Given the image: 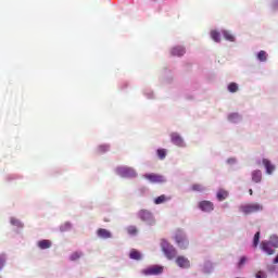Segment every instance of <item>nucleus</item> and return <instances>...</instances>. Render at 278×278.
Masks as SVG:
<instances>
[{
  "mask_svg": "<svg viewBox=\"0 0 278 278\" xmlns=\"http://www.w3.org/2000/svg\"><path fill=\"white\" fill-rule=\"evenodd\" d=\"M199 207L202 212H214V203L207 200L201 201Z\"/></svg>",
  "mask_w": 278,
  "mask_h": 278,
  "instance_id": "6e6552de",
  "label": "nucleus"
},
{
  "mask_svg": "<svg viewBox=\"0 0 278 278\" xmlns=\"http://www.w3.org/2000/svg\"><path fill=\"white\" fill-rule=\"evenodd\" d=\"M228 121H230V123H238V121H240V114L231 113L228 115Z\"/></svg>",
  "mask_w": 278,
  "mask_h": 278,
  "instance_id": "5701e85b",
  "label": "nucleus"
},
{
  "mask_svg": "<svg viewBox=\"0 0 278 278\" xmlns=\"http://www.w3.org/2000/svg\"><path fill=\"white\" fill-rule=\"evenodd\" d=\"M172 55L176 56V58H181L182 55L186 54V48L181 47V46H177L174 47L170 50Z\"/></svg>",
  "mask_w": 278,
  "mask_h": 278,
  "instance_id": "f8f14e48",
  "label": "nucleus"
},
{
  "mask_svg": "<svg viewBox=\"0 0 278 278\" xmlns=\"http://www.w3.org/2000/svg\"><path fill=\"white\" fill-rule=\"evenodd\" d=\"M165 201H166V195H160V197H157V198L154 200V203H155V205H160V204H162V203H165Z\"/></svg>",
  "mask_w": 278,
  "mask_h": 278,
  "instance_id": "c85d7f7f",
  "label": "nucleus"
},
{
  "mask_svg": "<svg viewBox=\"0 0 278 278\" xmlns=\"http://www.w3.org/2000/svg\"><path fill=\"white\" fill-rule=\"evenodd\" d=\"M256 278H266V273H264V271H258V273L256 274Z\"/></svg>",
  "mask_w": 278,
  "mask_h": 278,
  "instance_id": "f704fd0d",
  "label": "nucleus"
},
{
  "mask_svg": "<svg viewBox=\"0 0 278 278\" xmlns=\"http://www.w3.org/2000/svg\"><path fill=\"white\" fill-rule=\"evenodd\" d=\"M249 194H250L251 197H253V189H250V190H249Z\"/></svg>",
  "mask_w": 278,
  "mask_h": 278,
  "instance_id": "c9c22d12",
  "label": "nucleus"
},
{
  "mask_svg": "<svg viewBox=\"0 0 278 278\" xmlns=\"http://www.w3.org/2000/svg\"><path fill=\"white\" fill-rule=\"evenodd\" d=\"M247 264V256H242L238 263V268H241Z\"/></svg>",
  "mask_w": 278,
  "mask_h": 278,
  "instance_id": "7c9ffc66",
  "label": "nucleus"
},
{
  "mask_svg": "<svg viewBox=\"0 0 278 278\" xmlns=\"http://www.w3.org/2000/svg\"><path fill=\"white\" fill-rule=\"evenodd\" d=\"M273 247L274 249H278V237L277 236H271L270 237V240L268 241Z\"/></svg>",
  "mask_w": 278,
  "mask_h": 278,
  "instance_id": "a878e982",
  "label": "nucleus"
},
{
  "mask_svg": "<svg viewBox=\"0 0 278 278\" xmlns=\"http://www.w3.org/2000/svg\"><path fill=\"white\" fill-rule=\"evenodd\" d=\"M170 140L173 144H176V147H186V144L184 143V138H181V136H179V134L177 132L170 134Z\"/></svg>",
  "mask_w": 278,
  "mask_h": 278,
  "instance_id": "1a4fd4ad",
  "label": "nucleus"
},
{
  "mask_svg": "<svg viewBox=\"0 0 278 278\" xmlns=\"http://www.w3.org/2000/svg\"><path fill=\"white\" fill-rule=\"evenodd\" d=\"M227 197H229V192H227L226 190L220 189L217 192V199L218 201H225V199H227Z\"/></svg>",
  "mask_w": 278,
  "mask_h": 278,
  "instance_id": "a211bd4d",
  "label": "nucleus"
},
{
  "mask_svg": "<svg viewBox=\"0 0 278 278\" xmlns=\"http://www.w3.org/2000/svg\"><path fill=\"white\" fill-rule=\"evenodd\" d=\"M97 233L99 238H103L104 240H108V238H112V232L104 228L98 229Z\"/></svg>",
  "mask_w": 278,
  "mask_h": 278,
  "instance_id": "4468645a",
  "label": "nucleus"
},
{
  "mask_svg": "<svg viewBox=\"0 0 278 278\" xmlns=\"http://www.w3.org/2000/svg\"><path fill=\"white\" fill-rule=\"evenodd\" d=\"M126 230L129 236H136L138 233V228L136 226H128Z\"/></svg>",
  "mask_w": 278,
  "mask_h": 278,
  "instance_id": "b1692460",
  "label": "nucleus"
},
{
  "mask_svg": "<svg viewBox=\"0 0 278 278\" xmlns=\"http://www.w3.org/2000/svg\"><path fill=\"white\" fill-rule=\"evenodd\" d=\"M11 225H15L16 227H18L21 225V222L16 218H11Z\"/></svg>",
  "mask_w": 278,
  "mask_h": 278,
  "instance_id": "72a5a7b5",
  "label": "nucleus"
},
{
  "mask_svg": "<svg viewBox=\"0 0 278 278\" xmlns=\"http://www.w3.org/2000/svg\"><path fill=\"white\" fill-rule=\"evenodd\" d=\"M273 248L274 247L270 244L269 241H262V243H261L262 251H264V253H267V255L275 254V249H273Z\"/></svg>",
  "mask_w": 278,
  "mask_h": 278,
  "instance_id": "9d476101",
  "label": "nucleus"
},
{
  "mask_svg": "<svg viewBox=\"0 0 278 278\" xmlns=\"http://www.w3.org/2000/svg\"><path fill=\"white\" fill-rule=\"evenodd\" d=\"M116 173L121 177H136V170L131 167H117Z\"/></svg>",
  "mask_w": 278,
  "mask_h": 278,
  "instance_id": "423d86ee",
  "label": "nucleus"
},
{
  "mask_svg": "<svg viewBox=\"0 0 278 278\" xmlns=\"http://www.w3.org/2000/svg\"><path fill=\"white\" fill-rule=\"evenodd\" d=\"M51 244H52L51 240L43 239L38 241L37 247H39L41 250H45V249H51Z\"/></svg>",
  "mask_w": 278,
  "mask_h": 278,
  "instance_id": "2eb2a0df",
  "label": "nucleus"
},
{
  "mask_svg": "<svg viewBox=\"0 0 278 278\" xmlns=\"http://www.w3.org/2000/svg\"><path fill=\"white\" fill-rule=\"evenodd\" d=\"M263 210L264 205L257 202L245 203L239 206V212H241V214H244V216L257 214V212H262Z\"/></svg>",
  "mask_w": 278,
  "mask_h": 278,
  "instance_id": "f257e3e1",
  "label": "nucleus"
},
{
  "mask_svg": "<svg viewBox=\"0 0 278 278\" xmlns=\"http://www.w3.org/2000/svg\"><path fill=\"white\" fill-rule=\"evenodd\" d=\"M224 38L225 40H228L229 42H233L236 40V37H233V35H231V33L224 30L223 31Z\"/></svg>",
  "mask_w": 278,
  "mask_h": 278,
  "instance_id": "4be33fe9",
  "label": "nucleus"
},
{
  "mask_svg": "<svg viewBox=\"0 0 278 278\" xmlns=\"http://www.w3.org/2000/svg\"><path fill=\"white\" fill-rule=\"evenodd\" d=\"M228 90H229L230 92H238V90H239L238 84H236V83H230V84L228 85Z\"/></svg>",
  "mask_w": 278,
  "mask_h": 278,
  "instance_id": "bb28decb",
  "label": "nucleus"
},
{
  "mask_svg": "<svg viewBox=\"0 0 278 278\" xmlns=\"http://www.w3.org/2000/svg\"><path fill=\"white\" fill-rule=\"evenodd\" d=\"M138 216L140 218V220H142L143 223H147L148 225L155 224V220L153 219V215L151 214V212H149L147 210L139 211Z\"/></svg>",
  "mask_w": 278,
  "mask_h": 278,
  "instance_id": "20e7f679",
  "label": "nucleus"
},
{
  "mask_svg": "<svg viewBox=\"0 0 278 278\" xmlns=\"http://www.w3.org/2000/svg\"><path fill=\"white\" fill-rule=\"evenodd\" d=\"M99 151H100V153H105V151H110V147L109 146H100Z\"/></svg>",
  "mask_w": 278,
  "mask_h": 278,
  "instance_id": "2f4dec72",
  "label": "nucleus"
},
{
  "mask_svg": "<svg viewBox=\"0 0 278 278\" xmlns=\"http://www.w3.org/2000/svg\"><path fill=\"white\" fill-rule=\"evenodd\" d=\"M257 244H260V231H257V232L254 235V239H253V247H254V248H257Z\"/></svg>",
  "mask_w": 278,
  "mask_h": 278,
  "instance_id": "c756f323",
  "label": "nucleus"
},
{
  "mask_svg": "<svg viewBox=\"0 0 278 278\" xmlns=\"http://www.w3.org/2000/svg\"><path fill=\"white\" fill-rule=\"evenodd\" d=\"M81 252H74L71 254L70 260L71 262H77L81 257Z\"/></svg>",
  "mask_w": 278,
  "mask_h": 278,
  "instance_id": "393cba45",
  "label": "nucleus"
},
{
  "mask_svg": "<svg viewBox=\"0 0 278 278\" xmlns=\"http://www.w3.org/2000/svg\"><path fill=\"white\" fill-rule=\"evenodd\" d=\"M263 165L266 168L267 175H273L275 172V165L268 159H263Z\"/></svg>",
  "mask_w": 278,
  "mask_h": 278,
  "instance_id": "ddd939ff",
  "label": "nucleus"
},
{
  "mask_svg": "<svg viewBox=\"0 0 278 278\" xmlns=\"http://www.w3.org/2000/svg\"><path fill=\"white\" fill-rule=\"evenodd\" d=\"M163 271H164V267L154 265L144 269L143 275H162Z\"/></svg>",
  "mask_w": 278,
  "mask_h": 278,
  "instance_id": "0eeeda50",
  "label": "nucleus"
},
{
  "mask_svg": "<svg viewBox=\"0 0 278 278\" xmlns=\"http://www.w3.org/2000/svg\"><path fill=\"white\" fill-rule=\"evenodd\" d=\"M174 238L179 249H182V250L188 249V244L190 243L188 242V238H186V235L184 233V231L177 230Z\"/></svg>",
  "mask_w": 278,
  "mask_h": 278,
  "instance_id": "7ed1b4c3",
  "label": "nucleus"
},
{
  "mask_svg": "<svg viewBox=\"0 0 278 278\" xmlns=\"http://www.w3.org/2000/svg\"><path fill=\"white\" fill-rule=\"evenodd\" d=\"M144 179H148L150 184H165L166 178L160 174H146Z\"/></svg>",
  "mask_w": 278,
  "mask_h": 278,
  "instance_id": "39448f33",
  "label": "nucleus"
},
{
  "mask_svg": "<svg viewBox=\"0 0 278 278\" xmlns=\"http://www.w3.org/2000/svg\"><path fill=\"white\" fill-rule=\"evenodd\" d=\"M130 260H142V254L138 252L137 250H131L129 253Z\"/></svg>",
  "mask_w": 278,
  "mask_h": 278,
  "instance_id": "f3484780",
  "label": "nucleus"
},
{
  "mask_svg": "<svg viewBox=\"0 0 278 278\" xmlns=\"http://www.w3.org/2000/svg\"><path fill=\"white\" fill-rule=\"evenodd\" d=\"M176 264L179 266V268H190V260H188L186 256H178L176 258Z\"/></svg>",
  "mask_w": 278,
  "mask_h": 278,
  "instance_id": "9b49d317",
  "label": "nucleus"
},
{
  "mask_svg": "<svg viewBox=\"0 0 278 278\" xmlns=\"http://www.w3.org/2000/svg\"><path fill=\"white\" fill-rule=\"evenodd\" d=\"M191 190L193 192H203V190H205V187H203V185H201V184H193L191 186Z\"/></svg>",
  "mask_w": 278,
  "mask_h": 278,
  "instance_id": "aec40b11",
  "label": "nucleus"
},
{
  "mask_svg": "<svg viewBox=\"0 0 278 278\" xmlns=\"http://www.w3.org/2000/svg\"><path fill=\"white\" fill-rule=\"evenodd\" d=\"M161 248L167 260H174V257H177V250H175V247L170 245L168 241L162 240Z\"/></svg>",
  "mask_w": 278,
  "mask_h": 278,
  "instance_id": "f03ea898",
  "label": "nucleus"
},
{
  "mask_svg": "<svg viewBox=\"0 0 278 278\" xmlns=\"http://www.w3.org/2000/svg\"><path fill=\"white\" fill-rule=\"evenodd\" d=\"M157 153V156L161 159V160H165L166 159V149H159L156 151Z\"/></svg>",
  "mask_w": 278,
  "mask_h": 278,
  "instance_id": "cd10ccee",
  "label": "nucleus"
},
{
  "mask_svg": "<svg viewBox=\"0 0 278 278\" xmlns=\"http://www.w3.org/2000/svg\"><path fill=\"white\" fill-rule=\"evenodd\" d=\"M257 60H258L260 62H266V60H268V54L266 53V51L261 50V51L257 53Z\"/></svg>",
  "mask_w": 278,
  "mask_h": 278,
  "instance_id": "6ab92c4d",
  "label": "nucleus"
},
{
  "mask_svg": "<svg viewBox=\"0 0 278 278\" xmlns=\"http://www.w3.org/2000/svg\"><path fill=\"white\" fill-rule=\"evenodd\" d=\"M211 38L212 40H214V42H220V33H218L217 30H212Z\"/></svg>",
  "mask_w": 278,
  "mask_h": 278,
  "instance_id": "412c9836",
  "label": "nucleus"
},
{
  "mask_svg": "<svg viewBox=\"0 0 278 278\" xmlns=\"http://www.w3.org/2000/svg\"><path fill=\"white\" fill-rule=\"evenodd\" d=\"M5 266V255H0V270Z\"/></svg>",
  "mask_w": 278,
  "mask_h": 278,
  "instance_id": "473e14b6",
  "label": "nucleus"
},
{
  "mask_svg": "<svg viewBox=\"0 0 278 278\" xmlns=\"http://www.w3.org/2000/svg\"><path fill=\"white\" fill-rule=\"evenodd\" d=\"M252 181H254V184H260V181H262V170H254L252 173Z\"/></svg>",
  "mask_w": 278,
  "mask_h": 278,
  "instance_id": "dca6fc26",
  "label": "nucleus"
}]
</instances>
